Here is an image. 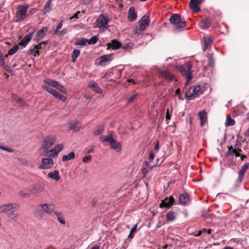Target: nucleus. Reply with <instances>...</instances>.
Instances as JSON below:
<instances>
[{
  "label": "nucleus",
  "mask_w": 249,
  "mask_h": 249,
  "mask_svg": "<svg viewBox=\"0 0 249 249\" xmlns=\"http://www.w3.org/2000/svg\"><path fill=\"white\" fill-rule=\"evenodd\" d=\"M32 194L30 189L28 190H23L19 192V196L22 198H25L30 196Z\"/></svg>",
  "instance_id": "nucleus-31"
},
{
  "label": "nucleus",
  "mask_w": 249,
  "mask_h": 249,
  "mask_svg": "<svg viewBox=\"0 0 249 249\" xmlns=\"http://www.w3.org/2000/svg\"><path fill=\"white\" fill-rule=\"evenodd\" d=\"M235 124V121L232 119L230 115L227 116L226 126H232Z\"/></svg>",
  "instance_id": "nucleus-39"
},
{
  "label": "nucleus",
  "mask_w": 249,
  "mask_h": 249,
  "mask_svg": "<svg viewBox=\"0 0 249 249\" xmlns=\"http://www.w3.org/2000/svg\"><path fill=\"white\" fill-rule=\"evenodd\" d=\"M56 216L57 220L62 224H65L66 221L64 218L63 214L59 211H55L53 213Z\"/></svg>",
  "instance_id": "nucleus-29"
},
{
  "label": "nucleus",
  "mask_w": 249,
  "mask_h": 249,
  "mask_svg": "<svg viewBox=\"0 0 249 249\" xmlns=\"http://www.w3.org/2000/svg\"><path fill=\"white\" fill-rule=\"evenodd\" d=\"M148 172V170L146 167H143L142 168V173L143 176H145Z\"/></svg>",
  "instance_id": "nucleus-60"
},
{
  "label": "nucleus",
  "mask_w": 249,
  "mask_h": 249,
  "mask_svg": "<svg viewBox=\"0 0 249 249\" xmlns=\"http://www.w3.org/2000/svg\"><path fill=\"white\" fill-rule=\"evenodd\" d=\"M98 39L99 38L97 36H95L91 37L89 40L88 39L87 43L88 44H95L97 42Z\"/></svg>",
  "instance_id": "nucleus-47"
},
{
  "label": "nucleus",
  "mask_w": 249,
  "mask_h": 249,
  "mask_svg": "<svg viewBox=\"0 0 249 249\" xmlns=\"http://www.w3.org/2000/svg\"><path fill=\"white\" fill-rule=\"evenodd\" d=\"M137 18V14L135 11V8L131 7L128 11V19L130 21H133Z\"/></svg>",
  "instance_id": "nucleus-27"
},
{
  "label": "nucleus",
  "mask_w": 249,
  "mask_h": 249,
  "mask_svg": "<svg viewBox=\"0 0 249 249\" xmlns=\"http://www.w3.org/2000/svg\"><path fill=\"white\" fill-rule=\"evenodd\" d=\"M80 14V11H77L75 14H74L73 16L70 18V19H72L74 18H79V15Z\"/></svg>",
  "instance_id": "nucleus-58"
},
{
  "label": "nucleus",
  "mask_w": 249,
  "mask_h": 249,
  "mask_svg": "<svg viewBox=\"0 0 249 249\" xmlns=\"http://www.w3.org/2000/svg\"><path fill=\"white\" fill-rule=\"evenodd\" d=\"M160 76L169 81H177V78L172 73L167 71H159Z\"/></svg>",
  "instance_id": "nucleus-14"
},
{
  "label": "nucleus",
  "mask_w": 249,
  "mask_h": 249,
  "mask_svg": "<svg viewBox=\"0 0 249 249\" xmlns=\"http://www.w3.org/2000/svg\"><path fill=\"white\" fill-rule=\"evenodd\" d=\"M19 205L17 203H6L0 205V213H5L7 216L13 210H18Z\"/></svg>",
  "instance_id": "nucleus-6"
},
{
  "label": "nucleus",
  "mask_w": 249,
  "mask_h": 249,
  "mask_svg": "<svg viewBox=\"0 0 249 249\" xmlns=\"http://www.w3.org/2000/svg\"><path fill=\"white\" fill-rule=\"evenodd\" d=\"M81 127V124L80 123L77 122L71 125V129L74 131H78L79 130Z\"/></svg>",
  "instance_id": "nucleus-41"
},
{
  "label": "nucleus",
  "mask_w": 249,
  "mask_h": 249,
  "mask_svg": "<svg viewBox=\"0 0 249 249\" xmlns=\"http://www.w3.org/2000/svg\"><path fill=\"white\" fill-rule=\"evenodd\" d=\"M172 113V110H171V111L170 112V110H167L166 112V121L167 124H168V121L171 118V115Z\"/></svg>",
  "instance_id": "nucleus-52"
},
{
  "label": "nucleus",
  "mask_w": 249,
  "mask_h": 249,
  "mask_svg": "<svg viewBox=\"0 0 249 249\" xmlns=\"http://www.w3.org/2000/svg\"><path fill=\"white\" fill-rule=\"evenodd\" d=\"M138 95V93L135 92L133 93L128 97L127 102L128 103H132L136 101L137 100Z\"/></svg>",
  "instance_id": "nucleus-33"
},
{
  "label": "nucleus",
  "mask_w": 249,
  "mask_h": 249,
  "mask_svg": "<svg viewBox=\"0 0 249 249\" xmlns=\"http://www.w3.org/2000/svg\"><path fill=\"white\" fill-rule=\"evenodd\" d=\"M92 0H83V4L85 5L89 4Z\"/></svg>",
  "instance_id": "nucleus-61"
},
{
  "label": "nucleus",
  "mask_w": 249,
  "mask_h": 249,
  "mask_svg": "<svg viewBox=\"0 0 249 249\" xmlns=\"http://www.w3.org/2000/svg\"><path fill=\"white\" fill-rule=\"evenodd\" d=\"M91 159V156L84 157L82 159V161L84 163L87 162L88 160H90Z\"/></svg>",
  "instance_id": "nucleus-56"
},
{
  "label": "nucleus",
  "mask_w": 249,
  "mask_h": 249,
  "mask_svg": "<svg viewBox=\"0 0 249 249\" xmlns=\"http://www.w3.org/2000/svg\"><path fill=\"white\" fill-rule=\"evenodd\" d=\"M137 225L136 224L131 230V231L129 233V234L128 235V238H132L134 236L133 235V232H135L136 231V229H137Z\"/></svg>",
  "instance_id": "nucleus-51"
},
{
  "label": "nucleus",
  "mask_w": 249,
  "mask_h": 249,
  "mask_svg": "<svg viewBox=\"0 0 249 249\" xmlns=\"http://www.w3.org/2000/svg\"><path fill=\"white\" fill-rule=\"evenodd\" d=\"M0 148L2 150H5L7 152H11L13 151V150L11 148L2 146L0 144Z\"/></svg>",
  "instance_id": "nucleus-54"
},
{
  "label": "nucleus",
  "mask_w": 249,
  "mask_h": 249,
  "mask_svg": "<svg viewBox=\"0 0 249 249\" xmlns=\"http://www.w3.org/2000/svg\"><path fill=\"white\" fill-rule=\"evenodd\" d=\"M38 209L40 211H42L43 212L51 215L55 211V206L53 204H41L38 205Z\"/></svg>",
  "instance_id": "nucleus-9"
},
{
  "label": "nucleus",
  "mask_w": 249,
  "mask_h": 249,
  "mask_svg": "<svg viewBox=\"0 0 249 249\" xmlns=\"http://www.w3.org/2000/svg\"><path fill=\"white\" fill-rule=\"evenodd\" d=\"M121 48H122L124 50V51H127V50H130L132 48L131 47V46H130V44H129V43L125 44L124 46L122 45Z\"/></svg>",
  "instance_id": "nucleus-53"
},
{
  "label": "nucleus",
  "mask_w": 249,
  "mask_h": 249,
  "mask_svg": "<svg viewBox=\"0 0 249 249\" xmlns=\"http://www.w3.org/2000/svg\"><path fill=\"white\" fill-rule=\"evenodd\" d=\"M56 140V137L54 135H50L46 136L42 142V149L44 153L48 150L55 143Z\"/></svg>",
  "instance_id": "nucleus-7"
},
{
  "label": "nucleus",
  "mask_w": 249,
  "mask_h": 249,
  "mask_svg": "<svg viewBox=\"0 0 249 249\" xmlns=\"http://www.w3.org/2000/svg\"><path fill=\"white\" fill-rule=\"evenodd\" d=\"M5 63V59L4 57L2 56V57H0V65L1 66H4Z\"/></svg>",
  "instance_id": "nucleus-59"
},
{
  "label": "nucleus",
  "mask_w": 249,
  "mask_h": 249,
  "mask_svg": "<svg viewBox=\"0 0 249 249\" xmlns=\"http://www.w3.org/2000/svg\"><path fill=\"white\" fill-rule=\"evenodd\" d=\"M50 153H51V156L53 158H55L58 155V153L56 152V151H53V148H52L51 149H49L48 150L46 151L44 154H41V155L43 156H46Z\"/></svg>",
  "instance_id": "nucleus-36"
},
{
  "label": "nucleus",
  "mask_w": 249,
  "mask_h": 249,
  "mask_svg": "<svg viewBox=\"0 0 249 249\" xmlns=\"http://www.w3.org/2000/svg\"><path fill=\"white\" fill-rule=\"evenodd\" d=\"M208 65L210 67H213L214 66V59L213 56V54H210L208 58Z\"/></svg>",
  "instance_id": "nucleus-48"
},
{
  "label": "nucleus",
  "mask_w": 249,
  "mask_h": 249,
  "mask_svg": "<svg viewBox=\"0 0 249 249\" xmlns=\"http://www.w3.org/2000/svg\"><path fill=\"white\" fill-rule=\"evenodd\" d=\"M100 58L101 60L98 62V64L101 66L106 65L107 63H109L112 60V57L110 55H104Z\"/></svg>",
  "instance_id": "nucleus-24"
},
{
  "label": "nucleus",
  "mask_w": 249,
  "mask_h": 249,
  "mask_svg": "<svg viewBox=\"0 0 249 249\" xmlns=\"http://www.w3.org/2000/svg\"><path fill=\"white\" fill-rule=\"evenodd\" d=\"M167 221H172L175 219V214L173 211H169L166 214Z\"/></svg>",
  "instance_id": "nucleus-38"
},
{
  "label": "nucleus",
  "mask_w": 249,
  "mask_h": 249,
  "mask_svg": "<svg viewBox=\"0 0 249 249\" xmlns=\"http://www.w3.org/2000/svg\"><path fill=\"white\" fill-rule=\"evenodd\" d=\"M48 31V28L47 27H44L41 29L39 30L37 33L35 37V40L38 41V40L41 39L45 35L46 32Z\"/></svg>",
  "instance_id": "nucleus-22"
},
{
  "label": "nucleus",
  "mask_w": 249,
  "mask_h": 249,
  "mask_svg": "<svg viewBox=\"0 0 249 249\" xmlns=\"http://www.w3.org/2000/svg\"><path fill=\"white\" fill-rule=\"evenodd\" d=\"M93 147L94 146H92L91 148L88 149L87 151V153L89 154V153L93 152V151H94Z\"/></svg>",
  "instance_id": "nucleus-64"
},
{
  "label": "nucleus",
  "mask_w": 249,
  "mask_h": 249,
  "mask_svg": "<svg viewBox=\"0 0 249 249\" xmlns=\"http://www.w3.org/2000/svg\"><path fill=\"white\" fill-rule=\"evenodd\" d=\"M109 21L110 18H107L104 15L100 14L94 22V27L103 29H107L108 28L107 24Z\"/></svg>",
  "instance_id": "nucleus-5"
},
{
  "label": "nucleus",
  "mask_w": 249,
  "mask_h": 249,
  "mask_svg": "<svg viewBox=\"0 0 249 249\" xmlns=\"http://www.w3.org/2000/svg\"><path fill=\"white\" fill-rule=\"evenodd\" d=\"M75 153L73 152L69 153L67 155H64L62 158V160L63 161H68L73 160L75 158Z\"/></svg>",
  "instance_id": "nucleus-30"
},
{
  "label": "nucleus",
  "mask_w": 249,
  "mask_h": 249,
  "mask_svg": "<svg viewBox=\"0 0 249 249\" xmlns=\"http://www.w3.org/2000/svg\"><path fill=\"white\" fill-rule=\"evenodd\" d=\"M43 89L60 100L64 101L65 99V97L62 94L58 92L52 88L45 86L43 87Z\"/></svg>",
  "instance_id": "nucleus-13"
},
{
  "label": "nucleus",
  "mask_w": 249,
  "mask_h": 249,
  "mask_svg": "<svg viewBox=\"0 0 249 249\" xmlns=\"http://www.w3.org/2000/svg\"><path fill=\"white\" fill-rule=\"evenodd\" d=\"M80 53V51L78 49H75L73 51L71 54L72 62H74L76 61L77 58L79 56Z\"/></svg>",
  "instance_id": "nucleus-35"
},
{
  "label": "nucleus",
  "mask_w": 249,
  "mask_h": 249,
  "mask_svg": "<svg viewBox=\"0 0 249 249\" xmlns=\"http://www.w3.org/2000/svg\"><path fill=\"white\" fill-rule=\"evenodd\" d=\"M35 46V48L37 49V50H39V49H41L42 48V45L40 43L37 45H36Z\"/></svg>",
  "instance_id": "nucleus-63"
},
{
  "label": "nucleus",
  "mask_w": 249,
  "mask_h": 249,
  "mask_svg": "<svg viewBox=\"0 0 249 249\" xmlns=\"http://www.w3.org/2000/svg\"><path fill=\"white\" fill-rule=\"evenodd\" d=\"M34 33L35 31H33L26 35L24 38L19 42L18 45L25 47L32 39Z\"/></svg>",
  "instance_id": "nucleus-18"
},
{
  "label": "nucleus",
  "mask_w": 249,
  "mask_h": 249,
  "mask_svg": "<svg viewBox=\"0 0 249 249\" xmlns=\"http://www.w3.org/2000/svg\"><path fill=\"white\" fill-rule=\"evenodd\" d=\"M18 49V46L16 45V46H14L13 48H12L8 51V53L6 55H5V57H7L8 56V55H13V54H15L17 52Z\"/></svg>",
  "instance_id": "nucleus-45"
},
{
  "label": "nucleus",
  "mask_w": 249,
  "mask_h": 249,
  "mask_svg": "<svg viewBox=\"0 0 249 249\" xmlns=\"http://www.w3.org/2000/svg\"><path fill=\"white\" fill-rule=\"evenodd\" d=\"M202 0H190V6L193 12L197 13L200 11L199 5L201 3Z\"/></svg>",
  "instance_id": "nucleus-15"
},
{
  "label": "nucleus",
  "mask_w": 249,
  "mask_h": 249,
  "mask_svg": "<svg viewBox=\"0 0 249 249\" xmlns=\"http://www.w3.org/2000/svg\"><path fill=\"white\" fill-rule=\"evenodd\" d=\"M53 165V160L50 158H44L42 159V163L39 165L40 169H49Z\"/></svg>",
  "instance_id": "nucleus-11"
},
{
  "label": "nucleus",
  "mask_w": 249,
  "mask_h": 249,
  "mask_svg": "<svg viewBox=\"0 0 249 249\" xmlns=\"http://www.w3.org/2000/svg\"><path fill=\"white\" fill-rule=\"evenodd\" d=\"M237 151L235 149H233L232 146H229L228 151L225 153V156L226 157H228L230 156H233Z\"/></svg>",
  "instance_id": "nucleus-34"
},
{
  "label": "nucleus",
  "mask_w": 249,
  "mask_h": 249,
  "mask_svg": "<svg viewBox=\"0 0 249 249\" xmlns=\"http://www.w3.org/2000/svg\"><path fill=\"white\" fill-rule=\"evenodd\" d=\"M249 167V163L248 162L245 163L242 167L241 170L238 172V178L237 179V181L239 182H241L242 181L243 178L244 177V173L248 169Z\"/></svg>",
  "instance_id": "nucleus-19"
},
{
  "label": "nucleus",
  "mask_w": 249,
  "mask_h": 249,
  "mask_svg": "<svg viewBox=\"0 0 249 249\" xmlns=\"http://www.w3.org/2000/svg\"><path fill=\"white\" fill-rule=\"evenodd\" d=\"M64 146L62 144H57L53 148V151H56L59 154L63 149Z\"/></svg>",
  "instance_id": "nucleus-49"
},
{
  "label": "nucleus",
  "mask_w": 249,
  "mask_h": 249,
  "mask_svg": "<svg viewBox=\"0 0 249 249\" xmlns=\"http://www.w3.org/2000/svg\"><path fill=\"white\" fill-rule=\"evenodd\" d=\"M104 127L102 126L98 125L94 128L93 133L94 135L98 136L102 134L104 131Z\"/></svg>",
  "instance_id": "nucleus-32"
},
{
  "label": "nucleus",
  "mask_w": 249,
  "mask_h": 249,
  "mask_svg": "<svg viewBox=\"0 0 249 249\" xmlns=\"http://www.w3.org/2000/svg\"><path fill=\"white\" fill-rule=\"evenodd\" d=\"M171 23L176 26L177 30L183 29L185 26L184 18H182L181 16L178 14H174L170 18Z\"/></svg>",
  "instance_id": "nucleus-3"
},
{
  "label": "nucleus",
  "mask_w": 249,
  "mask_h": 249,
  "mask_svg": "<svg viewBox=\"0 0 249 249\" xmlns=\"http://www.w3.org/2000/svg\"><path fill=\"white\" fill-rule=\"evenodd\" d=\"M89 87L97 93H100L102 92V89L99 88L96 83H93L89 85Z\"/></svg>",
  "instance_id": "nucleus-43"
},
{
  "label": "nucleus",
  "mask_w": 249,
  "mask_h": 249,
  "mask_svg": "<svg viewBox=\"0 0 249 249\" xmlns=\"http://www.w3.org/2000/svg\"><path fill=\"white\" fill-rule=\"evenodd\" d=\"M45 184L43 182H38L32 184L30 190L32 194L36 195L42 193L45 189Z\"/></svg>",
  "instance_id": "nucleus-10"
},
{
  "label": "nucleus",
  "mask_w": 249,
  "mask_h": 249,
  "mask_svg": "<svg viewBox=\"0 0 249 249\" xmlns=\"http://www.w3.org/2000/svg\"><path fill=\"white\" fill-rule=\"evenodd\" d=\"M175 202V200L172 196L170 197H166L160 203V208H169L171 206L173 205Z\"/></svg>",
  "instance_id": "nucleus-12"
},
{
  "label": "nucleus",
  "mask_w": 249,
  "mask_h": 249,
  "mask_svg": "<svg viewBox=\"0 0 249 249\" xmlns=\"http://www.w3.org/2000/svg\"><path fill=\"white\" fill-rule=\"evenodd\" d=\"M149 18L148 17L143 16L139 21L140 29L141 30H145L149 25Z\"/></svg>",
  "instance_id": "nucleus-16"
},
{
  "label": "nucleus",
  "mask_w": 249,
  "mask_h": 249,
  "mask_svg": "<svg viewBox=\"0 0 249 249\" xmlns=\"http://www.w3.org/2000/svg\"><path fill=\"white\" fill-rule=\"evenodd\" d=\"M62 21H61L57 24L56 29L54 30L53 34L62 36L67 33V29H63L61 31L60 30L62 27Z\"/></svg>",
  "instance_id": "nucleus-23"
},
{
  "label": "nucleus",
  "mask_w": 249,
  "mask_h": 249,
  "mask_svg": "<svg viewBox=\"0 0 249 249\" xmlns=\"http://www.w3.org/2000/svg\"><path fill=\"white\" fill-rule=\"evenodd\" d=\"M17 210H13L11 212L8 213L7 217L10 220L15 222L17 221L19 216V214L16 212Z\"/></svg>",
  "instance_id": "nucleus-28"
},
{
  "label": "nucleus",
  "mask_w": 249,
  "mask_h": 249,
  "mask_svg": "<svg viewBox=\"0 0 249 249\" xmlns=\"http://www.w3.org/2000/svg\"><path fill=\"white\" fill-rule=\"evenodd\" d=\"M56 89H57L58 90L60 91L63 92V93H66V90L65 89V88L60 84L59 83L57 84L56 87H55Z\"/></svg>",
  "instance_id": "nucleus-50"
},
{
  "label": "nucleus",
  "mask_w": 249,
  "mask_h": 249,
  "mask_svg": "<svg viewBox=\"0 0 249 249\" xmlns=\"http://www.w3.org/2000/svg\"><path fill=\"white\" fill-rule=\"evenodd\" d=\"M241 151V149H238L237 152L235 153V154H234V155L236 157H238L239 156H240V154L239 153V152Z\"/></svg>",
  "instance_id": "nucleus-62"
},
{
  "label": "nucleus",
  "mask_w": 249,
  "mask_h": 249,
  "mask_svg": "<svg viewBox=\"0 0 249 249\" xmlns=\"http://www.w3.org/2000/svg\"><path fill=\"white\" fill-rule=\"evenodd\" d=\"M122 47V43L116 39L111 40V42L107 44V49L111 48L112 50H117Z\"/></svg>",
  "instance_id": "nucleus-20"
},
{
  "label": "nucleus",
  "mask_w": 249,
  "mask_h": 249,
  "mask_svg": "<svg viewBox=\"0 0 249 249\" xmlns=\"http://www.w3.org/2000/svg\"><path fill=\"white\" fill-rule=\"evenodd\" d=\"M88 42V39L86 38H81L77 39L75 42V44L76 45H80V46H85Z\"/></svg>",
  "instance_id": "nucleus-42"
},
{
  "label": "nucleus",
  "mask_w": 249,
  "mask_h": 249,
  "mask_svg": "<svg viewBox=\"0 0 249 249\" xmlns=\"http://www.w3.org/2000/svg\"><path fill=\"white\" fill-rule=\"evenodd\" d=\"M28 6L23 5L18 7V10L16 13V22H20L25 18L28 10Z\"/></svg>",
  "instance_id": "nucleus-8"
},
{
  "label": "nucleus",
  "mask_w": 249,
  "mask_h": 249,
  "mask_svg": "<svg viewBox=\"0 0 249 249\" xmlns=\"http://www.w3.org/2000/svg\"><path fill=\"white\" fill-rule=\"evenodd\" d=\"M202 93L203 91L201 90V87L199 86H194L189 88L185 91V96L188 100H192L198 97Z\"/></svg>",
  "instance_id": "nucleus-4"
},
{
  "label": "nucleus",
  "mask_w": 249,
  "mask_h": 249,
  "mask_svg": "<svg viewBox=\"0 0 249 249\" xmlns=\"http://www.w3.org/2000/svg\"><path fill=\"white\" fill-rule=\"evenodd\" d=\"M47 176L49 178L53 179L56 181H58L60 179L59 176V172L58 170H53V171L49 172Z\"/></svg>",
  "instance_id": "nucleus-26"
},
{
  "label": "nucleus",
  "mask_w": 249,
  "mask_h": 249,
  "mask_svg": "<svg viewBox=\"0 0 249 249\" xmlns=\"http://www.w3.org/2000/svg\"><path fill=\"white\" fill-rule=\"evenodd\" d=\"M155 157L154 153L153 151H151L150 152L149 156V160L151 162L153 161Z\"/></svg>",
  "instance_id": "nucleus-55"
},
{
  "label": "nucleus",
  "mask_w": 249,
  "mask_h": 249,
  "mask_svg": "<svg viewBox=\"0 0 249 249\" xmlns=\"http://www.w3.org/2000/svg\"><path fill=\"white\" fill-rule=\"evenodd\" d=\"M212 21L209 18H205L200 21L199 27L202 29H207L212 26Z\"/></svg>",
  "instance_id": "nucleus-17"
},
{
  "label": "nucleus",
  "mask_w": 249,
  "mask_h": 249,
  "mask_svg": "<svg viewBox=\"0 0 249 249\" xmlns=\"http://www.w3.org/2000/svg\"><path fill=\"white\" fill-rule=\"evenodd\" d=\"M192 64L190 62H187L185 65L181 66L178 68V71L180 73L186 78L185 85H188L192 78V72L191 69Z\"/></svg>",
  "instance_id": "nucleus-1"
},
{
  "label": "nucleus",
  "mask_w": 249,
  "mask_h": 249,
  "mask_svg": "<svg viewBox=\"0 0 249 249\" xmlns=\"http://www.w3.org/2000/svg\"><path fill=\"white\" fill-rule=\"evenodd\" d=\"M159 143H160L159 141H157L156 142L155 144L154 145V150H155L156 152H158L159 150V149H160Z\"/></svg>",
  "instance_id": "nucleus-57"
},
{
  "label": "nucleus",
  "mask_w": 249,
  "mask_h": 249,
  "mask_svg": "<svg viewBox=\"0 0 249 249\" xmlns=\"http://www.w3.org/2000/svg\"><path fill=\"white\" fill-rule=\"evenodd\" d=\"M100 140L103 142H109L110 147L117 152H120L121 150V144L120 142H117L112 137L111 134L107 136H102L100 137Z\"/></svg>",
  "instance_id": "nucleus-2"
},
{
  "label": "nucleus",
  "mask_w": 249,
  "mask_h": 249,
  "mask_svg": "<svg viewBox=\"0 0 249 249\" xmlns=\"http://www.w3.org/2000/svg\"><path fill=\"white\" fill-rule=\"evenodd\" d=\"M204 41L205 43V47L203 48V50L204 51H205L207 49L208 46L212 44L213 40L209 37H204Z\"/></svg>",
  "instance_id": "nucleus-37"
},
{
  "label": "nucleus",
  "mask_w": 249,
  "mask_h": 249,
  "mask_svg": "<svg viewBox=\"0 0 249 249\" xmlns=\"http://www.w3.org/2000/svg\"><path fill=\"white\" fill-rule=\"evenodd\" d=\"M45 83H46L47 85H48L50 86H52L53 87L55 88L58 83L56 81L50 79H47L44 81Z\"/></svg>",
  "instance_id": "nucleus-40"
},
{
  "label": "nucleus",
  "mask_w": 249,
  "mask_h": 249,
  "mask_svg": "<svg viewBox=\"0 0 249 249\" xmlns=\"http://www.w3.org/2000/svg\"><path fill=\"white\" fill-rule=\"evenodd\" d=\"M14 100L17 102V103L19 104V106L21 107H24L25 105V102L20 98L15 96L14 97Z\"/></svg>",
  "instance_id": "nucleus-44"
},
{
  "label": "nucleus",
  "mask_w": 249,
  "mask_h": 249,
  "mask_svg": "<svg viewBox=\"0 0 249 249\" xmlns=\"http://www.w3.org/2000/svg\"><path fill=\"white\" fill-rule=\"evenodd\" d=\"M190 201L189 195L186 194L180 195L179 197V201L181 204L186 205Z\"/></svg>",
  "instance_id": "nucleus-25"
},
{
  "label": "nucleus",
  "mask_w": 249,
  "mask_h": 249,
  "mask_svg": "<svg viewBox=\"0 0 249 249\" xmlns=\"http://www.w3.org/2000/svg\"><path fill=\"white\" fill-rule=\"evenodd\" d=\"M28 53L30 54H33L34 56H36V55H39V51L37 50V49L35 48V46L33 48H31L28 50Z\"/></svg>",
  "instance_id": "nucleus-46"
},
{
  "label": "nucleus",
  "mask_w": 249,
  "mask_h": 249,
  "mask_svg": "<svg viewBox=\"0 0 249 249\" xmlns=\"http://www.w3.org/2000/svg\"><path fill=\"white\" fill-rule=\"evenodd\" d=\"M200 121L201 126H203L207 121V114L204 110L199 111L198 113Z\"/></svg>",
  "instance_id": "nucleus-21"
}]
</instances>
